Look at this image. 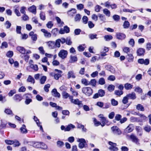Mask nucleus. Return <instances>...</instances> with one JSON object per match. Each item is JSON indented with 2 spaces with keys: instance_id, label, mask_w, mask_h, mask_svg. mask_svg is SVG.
Here are the masks:
<instances>
[{
  "instance_id": "e433bc0d",
  "label": "nucleus",
  "mask_w": 151,
  "mask_h": 151,
  "mask_svg": "<svg viewBox=\"0 0 151 151\" xmlns=\"http://www.w3.org/2000/svg\"><path fill=\"white\" fill-rule=\"evenodd\" d=\"M137 131L138 135L139 136H141L142 134V132L141 128L139 127H137L136 128Z\"/></svg>"
},
{
  "instance_id": "f03ea898",
  "label": "nucleus",
  "mask_w": 151,
  "mask_h": 151,
  "mask_svg": "<svg viewBox=\"0 0 151 151\" xmlns=\"http://www.w3.org/2000/svg\"><path fill=\"white\" fill-rule=\"evenodd\" d=\"M105 94V92L104 90L102 89H100L97 93H95L93 96V98L96 99L99 97H102L104 96Z\"/></svg>"
},
{
  "instance_id": "0eeeda50",
  "label": "nucleus",
  "mask_w": 151,
  "mask_h": 151,
  "mask_svg": "<svg viewBox=\"0 0 151 151\" xmlns=\"http://www.w3.org/2000/svg\"><path fill=\"white\" fill-rule=\"evenodd\" d=\"M70 31L69 28L67 26H65L63 28H61L59 31V33L63 34L65 33H68Z\"/></svg>"
},
{
  "instance_id": "b1692460",
  "label": "nucleus",
  "mask_w": 151,
  "mask_h": 151,
  "mask_svg": "<svg viewBox=\"0 0 151 151\" xmlns=\"http://www.w3.org/2000/svg\"><path fill=\"white\" fill-rule=\"evenodd\" d=\"M27 81L29 82L34 84L35 83V80L34 78L30 75H29L27 79Z\"/></svg>"
},
{
  "instance_id": "09e8293b",
  "label": "nucleus",
  "mask_w": 151,
  "mask_h": 151,
  "mask_svg": "<svg viewBox=\"0 0 151 151\" xmlns=\"http://www.w3.org/2000/svg\"><path fill=\"white\" fill-rule=\"evenodd\" d=\"M105 82L104 79L103 78H100L99 81V84L101 85H103L105 84Z\"/></svg>"
},
{
  "instance_id": "f3484780",
  "label": "nucleus",
  "mask_w": 151,
  "mask_h": 151,
  "mask_svg": "<svg viewBox=\"0 0 151 151\" xmlns=\"http://www.w3.org/2000/svg\"><path fill=\"white\" fill-rule=\"evenodd\" d=\"M34 120L36 122V124L37 125L38 127H40V130L42 132H43V130L42 128V125H40V122L39 120L37 119V117L35 116H34Z\"/></svg>"
},
{
  "instance_id": "37998d69",
  "label": "nucleus",
  "mask_w": 151,
  "mask_h": 151,
  "mask_svg": "<svg viewBox=\"0 0 151 151\" xmlns=\"http://www.w3.org/2000/svg\"><path fill=\"white\" fill-rule=\"evenodd\" d=\"M114 88L115 86H114L111 84L109 86L107 89L109 91L111 92L114 90Z\"/></svg>"
},
{
  "instance_id": "aec40b11",
  "label": "nucleus",
  "mask_w": 151,
  "mask_h": 151,
  "mask_svg": "<svg viewBox=\"0 0 151 151\" xmlns=\"http://www.w3.org/2000/svg\"><path fill=\"white\" fill-rule=\"evenodd\" d=\"M17 49L18 51L20 52V53L22 54H24L25 53V49L23 47L18 46L17 48Z\"/></svg>"
},
{
  "instance_id": "13d9d810",
  "label": "nucleus",
  "mask_w": 151,
  "mask_h": 151,
  "mask_svg": "<svg viewBox=\"0 0 151 151\" xmlns=\"http://www.w3.org/2000/svg\"><path fill=\"white\" fill-rule=\"evenodd\" d=\"M66 43L68 45H71L72 44V42L71 40V39L70 37H67L66 39Z\"/></svg>"
},
{
  "instance_id": "e2e57ef3",
  "label": "nucleus",
  "mask_w": 151,
  "mask_h": 151,
  "mask_svg": "<svg viewBox=\"0 0 151 151\" xmlns=\"http://www.w3.org/2000/svg\"><path fill=\"white\" fill-rule=\"evenodd\" d=\"M13 55V52L11 51H9L7 52L6 55V56L9 58H11Z\"/></svg>"
},
{
  "instance_id": "423d86ee",
  "label": "nucleus",
  "mask_w": 151,
  "mask_h": 151,
  "mask_svg": "<svg viewBox=\"0 0 151 151\" xmlns=\"http://www.w3.org/2000/svg\"><path fill=\"white\" fill-rule=\"evenodd\" d=\"M77 142H79L78 147L80 149H82L85 147L86 142L85 139L83 138L79 139Z\"/></svg>"
},
{
  "instance_id": "774afa93",
  "label": "nucleus",
  "mask_w": 151,
  "mask_h": 151,
  "mask_svg": "<svg viewBox=\"0 0 151 151\" xmlns=\"http://www.w3.org/2000/svg\"><path fill=\"white\" fill-rule=\"evenodd\" d=\"M121 118L122 116L119 114H116L115 117V120L117 121H120Z\"/></svg>"
},
{
  "instance_id": "39448f33",
  "label": "nucleus",
  "mask_w": 151,
  "mask_h": 151,
  "mask_svg": "<svg viewBox=\"0 0 151 151\" xmlns=\"http://www.w3.org/2000/svg\"><path fill=\"white\" fill-rule=\"evenodd\" d=\"M109 144L111 146L109 147V149L111 150V151H118V149L116 147V143L110 141L109 142Z\"/></svg>"
},
{
  "instance_id": "58836bf2",
  "label": "nucleus",
  "mask_w": 151,
  "mask_h": 151,
  "mask_svg": "<svg viewBox=\"0 0 151 151\" xmlns=\"http://www.w3.org/2000/svg\"><path fill=\"white\" fill-rule=\"evenodd\" d=\"M40 142H32V145L33 147L36 148H40Z\"/></svg>"
},
{
  "instance_id": "9d476101",
  "label": "nucleus",
  "mask_w": 151,
  "mask_h": 151,
  "mask_svg": "<svg viewBox=\"0 0 151 151\" xmlns=\"http://www.w3.org/2000/svg\"><path fill=\"white\" fill-rule=\"evenodd\" d=\"M72 103L75 105H78L79 107H81L83 106V104L82 103V101H80L78 99H74L73 101L72 100Z\"/></svg>"
},
{
  "instance_id": "680f3d73",
  "label": "nucleus",
  "mask_w": 151,
  "mask_h": 151,
  "mask_svg": "<svg viewBox=\"0 0 151 151\" xmlns=\"http://www.w3.org/2000/svg\"><path fill=\"white\" fill-rule=\"evenodd\" d=\"M81 18V15L79 14H77L75 17V21H79Z\"/></svg>"
},
{
  "instance_id": "3c124183",
  "label": "nucleus",
  "mask_w": 151,
  "mask_h": 151,
  "mask_svg": "<svg viewBox=\"0 0 151 151\" xmlns=\"http://www.w3.org/2000/svg\"><path fill=\"white\" fill-rule=\"evenodd\" d=\"M40 15V18L43 21L45 19V15L44 13L41 12Z\"/></svg>"
},
{
  "instance_id": "5701e85b",
  "label": "nucleus",
  "mask_w": 151,
  "mask_h": 151,
  "mask_svg": "<svg viewBox=\"0 0 151 151\" xmlns=\"http://www.w3.org/2000/svg\"><path fill=\"white\" fill-rule=\"evenodd\" d=\"M145 52V50L142 48H139L137 51V55L139 56H141L142 55H143Z\"/></svg>"
},
{
  "instance_id": "9b49d317",
  "label": "nucleus",
  "mask_w": 151,
  "mask_h": 151,
  "mask_svg": "<svg viewBox=\"0 0 151 151\" xmlns=\"http://www.w3.org/2000/svg\"><path fill=\"white\" fill-rule=\"evenodd\" d=\"M116 36L117 38L120 40H123L126 37V35L120 32L116 33Z\"/></svg>"
},
{
  "instance_id": "7c9ffc66",
  "label": "nucleus",
  "mask_w": 151,
  "mask_h": 151,
  "mask_svg": "<svg viewBox=\"0 0 151 151\" xmlns=\"http://www.w3.org/2000/svg\"><path fill=\"white\" fill-rule=\"evenodd\" d=\"M103 13L107 17H110L111 15L110 11L107 9H104L103 10Z\"/></svg>"
},
{
  "instance_id": "72a5a7b5",
  "label": "nucleus",
  "mask_w": 151,
  "mask_h": 151,
  "mask_svg": "<svg viewBox=\"0 0 151 151\" xmlns=\"http://www.w3.org/2000/svg\"><path fill=\"white\" fill-rule=\"evenodd\" d=\"M99 17L100 20L102 22V23H104L106 22V18L105 17L104 15L101 14H99Z\"/></svg>"
},
{
  "instance_id": "473e14b6",
  "label": "nucleus",
  "mask_w": 151,
  "mask_h": 151,
  "mask_svg": "<svg viewBox=\"0 0 151 151\" xmlns=\"http://www.w3.org/2000/svg\"><path fill=\"white\" fill-rule=\"evenodd\" d=\"M55 19L56 20L58 23L59 24L60 27H61L63 26L64 24V22H63L61 21V19L58 17H55Z\"/></svg>"
},
{
  "instance_id": "4468645a",
  "label": "nucleus",
  "mask_w": 151,
  "mask_h": 151,
  "mask_svg": "<svg viewBox=\"0 0 151 151\" xmlns=\"http://www.w3.org/2000/svg\"><path fill=\"white\" fill-rule=\"evenodd\" d=\"M50 75L54 77V78L56 80H58L59 78L61 76V74H59V73H55L53 72L50 73Z\"/></svg>"
},
{
  "instance_id": "412c9836",
  "label": "nucleus",
  "mask_w": 151,
  "mask_h": 151,
  "mask_svg": "<svg viewBox=\"0 0 151 151\" xmlns=\"http://www.w3.org/2000/svg\"><path fill=\"white\" fill-rule=\"evenodd\" d=\"M127 96L128 99H131L134 100L136 98V94L134 92H132L131 93H129L127 94Z\"/></svg>"
},
{
  "instance_id": "8fccbe9b",
  "label": "nucleus",
  "mask_w": 151,
  "mask_h": 151,
  "mask_svg": "<svg viewBox=\"0 0 151 151\" xmlns=\"http://www.w3.org/2000/svg\"><path fill=\"white\" fill-rule=\"evenodd\" d=\"M62 96L64 99H66L69 96V94L65 91H63L62 92Z\"/></svg>"
},
{
  "instance_id": "c03bdc74",
  "label": "nucleus",
  "mask_w": 151,
  "mask_h": 151,
  "mask_svg": "<svg viewBox=\"0 0 151 151\" xmlns=\"http://www.w3.org/2000/svg\"><path fill=\"white\" fill-rule=\"evenodd\" d=\"M96 83V81L95 79H91L89 82V85H91L93 86H95Z\"/></svg>"
},
{
  "instance_id": "6e6552de",
  "label": "nucleus",
  "mask_w": 151,
  "mask_h": 151,
  "mask_svg": "<svg viewBox=\"0 0 151 151\" xmlns=\"http://www.w3.org/2000/svg\"><path fill=\"white\" fill-rule=\"evenodd\" d=\"M14 100L17 102H19L23 99V98L21 94H16L13 97Z\"/></svg>"
},
{
  "instance_id": "a211bd4d",
  "label": "nucleus",
  "mask_w": 151,
  "mask_h": 151,
  "mask_svg": "<svg viewBox=\"0 0 151 151\" xmlns=\"http://www.w3.org/2000/svg\"><path fill=\"white\" fill-rule=\"evenodd\" d=\"M28 11L35 14L36 13V8L35 5H32L28 9Z\"/></svg>"
},
{
  "instance_id": "f8f14e48",
  "label": "nucleus",
  "mask_w": 151,
  "mask_h": 151,
  "mask_svg": "<svg viewBox=\"0 0 151 151\" xmlns=\"http://www.w3.org/2000/svg\"><path fill=\"white\" fill-rule=\"evenodd\" d=\"M133 129V125L132 124H130L125 129V131L126 133H128L132 131Z\"/></svg>"
},
{
  "instance_id": "dca6fc26",
  "label": "nucleus",
  "mask_w": 151,
  "mask_h": 151,
  "mask_svg": "<svg viewBox=\"0 0 151 151\" xmlns=\"http://www.w3.org/2000/svg\"><path fill=\"white\" fill-rule=\"evenodd\" d=\"M48 45L50 49H53L56 48L55 42L52 41H49L47 42Z\"/></svg>"
},
{
  "instance_id": "a18cd8bd",
  "label": "nucleus",
  "mask_w": 151,
  "mask_h": 151,
  "mask_svg": "<svg viewBox=\"0 0 151 151\" xmlns=\"http://www.w3.org/2000/svg\"><path fill=\"white\" fill-rule=\"evenodd\" d=\"M77 127L78 128L82 129V131L83 132H86V129L84 127V126L83 125L78 124Z\"/></svg>"
},
{
  "instance_id": "052dcab7",
  "label": "nucleus",
  "mask_w": 151,
  "mask_h": 151,
  "mask_svg": "<svg viewBox=\"0 0 151 151\" xmlns=\"http://www.w3.org/2000/svg\"><path fill=\"white\" fill-rule=\"evenodd\" d=\"M111 104L114 106H116L118 104V102L114 99H112L111 100Z\"/></svg>"
},
{
  "instance_id": "c85d7f7f",
  "label": "nucleus",
  "mask_w": 151,
  "mask_h": 151,
  "mask_svg": "<svg viewBox=\"0 0 151 151\" xmlns=\"http://www.w3.org/2000/svg\"><path fill=\"white\" fill-rule=\"evenodd\" d=\"M126 57L129 62H130L133 61L134 57L132 54H128Z\"/></svg>"
},
{
  "instance_id": "0e129e2a",
  "label": "nucleus",
  "mask_w": 151,
  "mask_h": 151,
  "mask_svg": "<svg viewBox=\"0 0 151 151\" xmlns=\"http://www.w3.org/2000/svg\"><path fill=\"white\" fill-rule=\"evenodd\" d=\"M128 98L127 96H126L124 97L122 100V103L124 104H126L128 102Z\"/></svg>"
},
{
  "instance_id": "c9c22d12",
  "label": "nucleus",
  "mask_w": 151,
  "mask_h": 151,
  "mask_svg": "<svg viewBox=\"0 0 151 151\" xmlns=\"http://www.w3.org/2000/svg\"><path fill=\"white\" fill-rule=\"evenodd\" d=\"M77 58L76 56H71L70 59L69 60L70 63H73L77 61Z\"/></svg>"
},
{
  "instance_id": "bf43d9fd",
  "label": "nucleus",
  "mask_w": 151,
  "mask_h": 151,
  "mask_svg": "<svg viewBox=\"0 0 151 151\" xmlns=\"http://www.w3.org/2000/svg\"><path fill=\"white\" fill-rule=\"evenodd\" d=\"M114 21L117 22L119 20L120 17L119 16L117 15H114L112 17Z\"/></svg>"
},
{
  "instance_id": "864d4df0",
  "label": "nucleus",
  "mask_w": 151,
  "mask_h": 151,
  "mask_svg": "<svg viewBox=\"0 0 151 151\" xmlns=\"http://www.w3.org/2000/svg\"><path fill=\"white\" fill-rule=\"evenodd\" d=\"M93 119L95 126L97 127L101 124V123L97 121L95 118H93Z\"/></svg>"
},
{
  "instance_id": "1a4fd4ad",
  "label": "nucleus",
  "mask_w": 151,
  "mask_h": 151,
  "mask_svg": "<svg viewBox=\"0 0 151 151\" xmlns=\"http://www.w3.org/2000/svg\"><path fill=\"white\" fill-rule=\"evenodd\" d=\"M138 62L140 64H144L147 65H148L149 63V60L147 59L144 60L143 59H139L138 60Z\"/></svg>"
},
{
  "instance_id": "4d7b16f0",
  "label": "nucleus",
  "mask_w": 151,
  "mask_h": 151,
  "mask_svg": "<svg viewBox=\"0 0 151 151\" xmlns=\"http://www.w3.org/2000/svg\"><path fill=\"white\" fill-rule=\"evenodd\" d=\"M88 20V17L85 16H84L82 19V21L83 22L84 24H86L87 23Z\"/></svg>"
},
{
  "instance_id": "a878e982",
  "label": "nucleus",
  "mask_w": 151,
  "mask_h": 151,
  "mask_svg": "<svg viewBox=\"0 0 151 151\" xmlns=\"http://www.w3.org/2000/svg\"><path fill=\"white\" fill-rule=\"evenodd\" d=\"M76 12V10L75 9H72L68 12V14L70 16H73Z\"/></svg>"
},
{
  "instance_id": "6ab92c4d",
  "label": "nucleus",
  "mask_w": 151,
  "mask_h": 151,
  "mask_svg": "<svg viewBox=\"0 0 151 151\" xmlns=\"http://www.w3.org/2000/svg\"><path fill=\"white\" fill-rule=\"evenodd\" d=\"M20 132L23 134H26L27 132V130L26 128V126L23 124L22 126L20 128Z\"/></svg>"
},
{
  "instance_id": "ea45409f",
  "label": "nucleus",
  "mask_w": 151,
  "mask_h": 151,
  "mask_svg": "<svg viewBox=\"0 0 151 151\" xmlns=\"http://www.w3.org/2000/svg\"><path fill=\"white\" fill-rule=\"evenodd\" d=\"M123 92L122 91L116 90L115 91L114 93L116 95L120 96L123 94Z\"/></svg>"
},
{
  "instance_id": "7ed1b4c3",
  "label": "nucleus",
  "mask_w": 151,
  "mask_h": 151,
  "mask_svg": "<svg viewBox=\"0 0 151 151\" xmlns=\"http://www.w3.org/2000/svg\"><path fill=\"white\" fill-rule=\"evenodd\" d=\"M111 129L113 133L115 135H120L122 134L120 129L116 126H114L111 128Z\"/></svg>"
},
{
  "instance_id": "2f4dec72",
  "label": "nucleus",
  "mask_w": 151,
  "mask_h": 151,
  "mask_svg": "<svg viewBox=\"0 0 151 151\" xmlns=\"http://www.w3.org/2000/svg\"><path fill=\"white\" fill-rule=\"evenodd\" d=\"M133 86L131 84L127 83L124 85V88L127 90H130L133 87Z\"/></svg>"
},
{
  "instance_id": "2eb2a0df",
  "label": "nucleus",
  "mask_w": 151,
  "mask_h": 151,
  "mask_svg": "<svg viewBox=\"0 0 151 151\" xmlns=\"http://www.w3.org/2000/svg\"><path fill=\"white\" fill-rule=\"evenodd\" d=\"M129 137L133 142L136 143H137L139 141V140L137 137L136 136L133 134H132L131 135H130Z\"/></svg>"
},
{
  "instance_id": "f704fd0d",
  "label": "nucleus",
  "mask_w": 151,
  "mask_h": 151,
  "mask_svg": "<svg viewBox=\"0 0 151 151\" xmlns=\"http://www.w3.org/2000/svg\"><path fill=\"white\" fill-rule=\"evenodd\" d=\"M130 25L129 22L126 21L124 22L123 26L124 29H128Z\"/></svg>"
},
{
  "instance_id": "4be33fe9",
  "label": "nucleus",
  "mask_w": 151,
  "mask_h": 151,
  "mask_svg": "<svg viewBox=\"0 0 151 151\" xmlns=\"http://www.w3.org/2000/svg\"><path fill=\"white\" fill-rule=\"evenodd\" d=\"M76 77V76L75 75V74L73 71H71L68 72V79H69L71 78H75Z\"/></svg>"
},
{
  "instance_id": "393cba45",
  "label": "nucleus",
  "mask_w": 151,
  "mask_h": 151,
  "mask_svg": "<svg viewBox=\"0 0 151 151\" xmlns=\"http://www.w3.org/2000/svg\"><path fill=\"white\" fill-rule=\"evenodd\" d=\"M136 109L138 111H144L145 110L143 106L141 104H138L136 107Z\"/></svg>"
},
{
  "instance_id": "4c0bfd02",
  "label": "nucleus",
  "mask_w": 151,
  "mask_h": 151,
  "mask_svg": "<svg viewBox=\"0 0 151 151\" xmlns=\"http://www.w3.org/2000/svg\"><path fill=\"white\" fill-rule=\"evenodd\" d=\"M97 35L96 34H90L88 35V37L91 40H93L94 39H97L98 38L97 37Z\"/></svg>"
},
{
  "instance_id": "5fc2aeb1",
  "label": "nucleus",
  "mask_w": 151,
  "mask_h": 151,
  "mask_svg": "<svg viewBox=\"0 0 151 151\" xmlns=\"http://www.w3.org/2000/svg\"><path fill=\"white\" fill-rule=\"evenodd\" d=\"M144 129L147 132H149L151 131V127L148 125H146L144 128Z\"/></svg>"
},
{
  "instance_id": "79ce46f5",
  "label": "nucleus",
  "mask_w": 151,
  "mask_h": 151,
  "mask_svg": "<svg viewBox=\"0 0 151 151\" xmlns=\"http://www.w3.org/2000/svg\"><path fill=\"white\" fill-rule=\"evenodd\" d=\"M60 39H57L55 42V47H60Z\"/></svg>"
},
{
  "instance_id": "338daca9",
  "label": "nucleus",
  "mask_w": 151,
  "mask_h": 151,
  "mask_svg": "<svg viewBox=\"0 0 151 151\" xmlns=\"http://www.w3.org/2000/svg\"><path fill=\"white\" fill-rule=\"evenodd\" d=\"M77 9L80 10L83 9L84 8V5L82 4H77L76 6Z\"/></svg>"
},
{
  "instance_id": "6e6d98bb",
  "label": "nucleus",
  "mask_w": 151,
  "mask_h": 151,
  "mask_svg": "<svg viewBox=\"0 0 151 151\" xmlns=\"http://www.w3.org/2000/svg\"><path fill=\"white\" fill-rule=\"evenodd\" d=\"M5 26L7 29H9L11 26V24L8 21H6L4 24Z\"/></svg>"
},
{
  "instance_id": "f257e3e1",
  "label": "nucleus",
  "mask_w": 151,
  "mask_h": 151,
  "mask_svg": "<svg viewBox=\"0 0 151 151\" xmlns=\"http://www.w3.org/2000/svg\"><path fill=\"white\" fill-rule=\"evenodd\" d=\"M82 91L86 96H89L93 93V90L91 88L85 87L82 88Z\"/></svg>"
},
{
  "instance_id": "69168bd1",
  "label": "nucleus",
  "mask_w": 151,
  "mask_h": 151,
  "mask_svg": "<svg viewBox=\"0 0 151 151\" xmlns=\"http://www.w3.org/2000/svg\"><path fill=\"white\" fill-rule=\"evenodd\" d=\"M50 87V85L49 84H47L45 85L44 87V89L45 91L46 92L49 91V88Z\"/></svg>"
},
{
  "instance_id": "a19ab883",
  "label": "nucleus",
  "mask_w": 151,
  "mask_h": 151,
  "mask_svg": "<svg viewBox=\"0 0 151 151\" xmlns=\"http://www.w3.org/2000/svg\"><path fill=\"white\" fill-rule=\"evenodd\" d=\"M30 67L35 71H37L38 70V66L36 65L31 64L30 65Z\"/></svg>"
},
{
  "instance_id": "ddd939ff",
  "label": "nucleus",
  "mask_w": 151,
  "mask_h": 151,
  "mask_svg": "<svg viewBox=\"0 0 151 151\" xmlns=\"http://www.w3.org/2000/svg\"><path fill=\"white\" fill-rule=\"evenodd\" d=\"M41 31L44 33V36L45 37L47 38H50L51 37V33L48 32L47 30L45 29H42Z\"/></svg>"
},
{
  "instance_id": "cd10ccee",
  "label": "nucleus",
  "mask_w": 151,
  "mask_h": 151,
  "mask_svg": "<svg viewBox=\"0 0 151 151\" xmlns=\"http://www.w3.org/2000/svg\"><path fill=\"white\" fill-rule=\"evenodd\" d=\"M47 79V77L44 76H42L40 80V84H43L45 83Z\"/></svg>"
},
{
  "instance_id": "20e7f679",
  "label": "nucleus",
  "mask_w": 151,
  "mask_h": 151,
  "mask_svg": "<svg viewBox=\"0 0 151 151\" xmlns=\"http://www.w3.org/2000/svg\"><path fill=\"white\" fill-rule=\"evenodd\" d=\"M68 52L64 50H61L58 54V56L62 59H64L67 57Z\"/></svg>"
},
{
  "instance_id": "c756f323",
  "label": "nucleus",
  "mask_w": 151,
  "mask_h": 151,
  "mask_svg": "<svg viewBox=\"0 0 151 151\" xmlns=\"http://www.w3.org/2000/svg\"><path fill=\"white\" fill-rule=\"evenodd\" d=\"M59 32H58V29L57 28H54L51 31L52 34L54 37L56 36Z\"/></svg>"
},
{
  "instance_id": "bb28decb",
  "label": "nucleus",
  "mask_w": 151,
  "mask_h": 151,
  "mask_svg": "<svg viewBox=\"0 0 151 151\" xmlns=\"http://www.w3.org/2000/svg\"><path fill=\"white\" fill-rule=\"evenodd\" d=\"M75 128V126L74 125L70 124L66 126L65 131H69L71 129H73Z\"/></svg>"
},
{
  "instance_id": "49530a36",
  "label": "nucleus",
  "mask_w": 151,
  "mask_h": 151,
  "mask_svg": "<svg viewBox=\"0 0 151 151\" xmlns=\"http://www.w3.org/2000/svg\"><path fill=\"white\" fill-rule=\"evenodd\" d=\"M82 83L86 86L89 85V81H88L86 79L83 78L81 80Z\"/></svg>"
},
{
  "instance_id": "de8ad7c7",
  "label": "nucleus",
  "mask_w": 151,
  "mask_h": 151,
  "mask_svg": "<svg viewBox=\"0 0 151 151\" xmlns=\"http://www.w3.org/2000/svg\"><path fill=\"white\" fill-rule=\"evenodd\" d=\"M104 38L106 41H108L111 40L112 39L113 37L111 35H106L104 36Z\"/></svg>"
},
{
  "instance_id": "603ef678",
  "label": "nucleus",
  "mask_w": 151,
  "mask_h": 151,
  "mask_svg": "<svg viewBox=\"0 0 151 151\" xmlns=\"http://www.w3.org/2000/svg\"><path fill=\"white\" fill-rule=\"evenodd\" d=\"M57 146L60 147H61L64 145V142L61 141H58L57 142Z\"/></svg>"
}]
</instances>
